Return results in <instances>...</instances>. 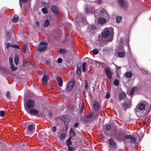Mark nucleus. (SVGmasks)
Instances as JSON below:
<instances>
[{"label":"nucleus","mask_w":151,"mask_h":151,"mask_svg":"<svg viewBox=\"0 0 151 151\" xmlns=\"http://www.w3.org/2000/svg\"><path fill=\"white\" fill-rule=\"evenodd\" d=\"M97 12H99V13H98L99 15L105 17L108 16V14L107 12L103 8H100L99 9L97 10L96 13H95V15H97V14H96Z\"/></svg>","instance_id":"f257e3e1"},{"label":"nucleus","mask_w":151,"mask_h":151,"mask_svg":"<svg viewBox=\"0 0 151 151\" xmlns=\"http://www.w3.org/2000/svg\"><path fill=\"white\" fill-rule=\"evenodd\" d=\"M97 12H99V13H98L99 15L105 17L108 16V14L107 12L103 8H100L99 9L97 10L96 13H95V15H97V14H96Z\"/></svg>","instance_id":"f03ea898"},{"label":"nucleus","mask_w":151,"mask_h":151,"mask_svg":"<svg viewBox=\"0 0 151 151\" xmlns=\"http://www.w3.org/2000/svg\"><path fill=\"white\" fill-rule=\"evenodd\" d=\"M47 44L46 42L43 41L41 42L37 48V50L39 51H42L45 50L47 48Z\"/></svg>","instance_id":"7ed1b4c3"},{"label":"nucleus","mask_w":151,"mask_h":151,"mask_svg":"<svg viewBox=\"0 0 151 151\" xmlns=\"http://www.w3.org/2000/svg\"><path fill=\"white\" fill-rule=\"evenodd\" d=\"M74 86V82L73 81H70L66 89V91L68 92H70L73 89Z\"/></svg>","instance_id":"20e7f679"},{"label":"nucleus","mask_w":151,"mask_h":151,"mask_svg":"<svg viewBox=\"0 0 151 151\" xmlns=\"http://www.w3.org/2000/svg\"><path fill=\"white\" fill-rule=\"evenodd\" d=\"M105 70L106 72V75L108 78L109 79H111L113 72L111 70L110 68L108 67H106L105 69Z\"/></svg>","instance_id":"39448f33"},{"label":"nucleus","mask_w":151,"mask_h":151,"mask_svg":"<svg viewBox=\"0 0 151 151\" xmlns=\"http://www.w3.org/2000/svg\"><path fill=\"white\" fill-rule=\"evenodd\" d=\"M35 106V103L31 99H29L27 102V106L29 109H32Z\"/></svg>","instance_id":"423d86ee"},{"label":"nucleus","mask_w":151,"mask_h":151,"mask_svg":"<svg viewBox=\"0 0 151 151\" xmlns=\"http://www.w3.org/2000/svg\"><path fill=\"white\" fill-rule=\"evenodd\" d=\"M124 138L125 139H130L133 143L135 145H138V143L136 142L135 138L131 135H127L124 136Z\"/></svg>","instance_id":"0eeeda50"},{"label":"nucleus","mask_w":151,"mask_h":151,"mask_svg":"<svg viewBox=\"0 0 151 151\" xmlns=\"http://www.w3.org/2000/svg\"><path fill=\"white\" fill-rule=\"evenodd\" d=\"M49 76L47 74H44L42 78V81L45 85H46L47 83V81L49 79Z\"/></svg>","instance_id":"6e6552de"},{"label":"nucleus","mask_w":151,"mask_h":151,"mask_svg":"<svg viewBox=\"0 0 151 151\" xmlns=\"http://www.w3.org/2000/svg\"><path fill=\"white\" fill-rule=\"evenodd\" d=\"M110 31L109 29H105L102 32V36L103 37L105 38L107 37L109 34Z\"/></svg>","instance_id":"1a4fd4ad"},{"label":"nucleus","mask_w":151,"mask_h":151,"mask_svg":"<svg viewBox=\"0 0 151 151\" xmlns=\"http://www.w3.org/2000/svg\"><path fill=\"white\" fill-rule=\"evenodd\" d=\"M51 10L55 14H57L59 13V10L58 8L56 6H53L51 8Z\"/></svg>","instance_id":"9d476101"},{"label":"nucleus","mask_w":151,"mask_h":151,"mask_svg":"<svg viewBox=\"0 0 151 151\" xmlns=\"http://www.w3.org/2000/svg\"><path fill=\"white\" fill-rule=\"evenodd\" d=\"M137 108V111H142L145 109V106L144 104L140 103L138 105Z\"/></svg>","instance_id":"9b49d317"},{"label":"nucleus","mask_w":151,"mask_h":151,"mask_svg":"<svg viewBox=\"0 0 151 151\" xmlns=\"http://www.w3.org/2000/svg\"><path fill=\"white\" fill-rule=\"evenodd\" d=\"M118 1L123 8H125L127 7L128 4L127 3L124 2L123 0H118Z\"/></svg>","instance_id":"f8f14e48"},{"label":"nucleus","mask_w":151,"mask_h":151,"mask_svg":"<svg viewBox=\"0 0 151 151\" xmlns=\"http://www.w3.org/2000/svg\"><path fill=\"white\" fill-rule=\"evenodd\" d=\"M81 65L80 64H78L77 65V69L76 70V74L80 76L81 73Z\"/></svg>","instance_id":"ddd939ff"},{"label":"nucleus","mask_w":151,"mask_h":151,"mask_svg":"<svg viewBox=\"0 0 151 151\" xmlns=\"http://www.w3.org/2000/svg\"><path fill=\"white\" fill-rule=\"evenodd\" d=\"M116 138L120 140H122L124 138V136L123 133H119L117 135L115 136Z\"/></svg>","instance_id":"4468645a"},{"label":"nucleus","mask_w":151,"mask_h":151,"mask_svg":"<svg viewBox=\"0 0 151 151\" xmlns=\"http://www.w3.org/2000/svg\"><path fill=\"white\" fill-rule=\"evenodd\" d=\"M34 124H31L28 127V130L31 132H33L34 130Z\"/></svg>","instance_id":"2eb2a0df"},{"label":"nucleus","mask_w":151,"mask_h":151,"mask_svg":"<svg viewBox=\"0 0 151 151\" xmlns=\"http://www.w3.org/2000/svg\"><path fill=\"white\" fill-rule=\"evenodd\" d=\"M98 22L99 24H104L106 22V19L104 18H100L98 19Z\"/></svg>","instance_id":"dca6fc26"},{"label":"nucleus","mask_w":151,"mask_h":151,"mask_svg":"<svg viewBox=\"0 0 151 151\" xmlns=\"http://www.w3.org/2000/svg\"><path fill=\"white\" fill-rule=\"evenodd\" d=\"M99 104L98 101H94V105L93 106V109L95 110H97L98 109Z\"/></svg>","instance_id":"f3484780"},{"label":"nucleus","mask_w":151,"mask_h":151,"mask_svg":"<svg viewBox=\"0 0 151 151\" xmlns=\"http://www.w3.org/2000/svg\"><path fill=\"white\" fill-rule=\"evenodd\" d=\"M56 79L60 86H62L63 82L60 76H57Z\"/></svg>","instance_id":"a211bd4d"},{"label":"nucleus","mask_w":151,"mask_h":151,"mask_svg":"<svg viewBox=\"0 0 151 151\" xmlns=\"http://www.w3.org/2000/svg\"><path fill=\"white\" fill-rule=\"evenodd\" d=\"M29 111V113L34 114H38V111L36 109H31L28 110Z\"/></svg>","instance_id":"6ab92c4d"},{"label":"nucleus","mask_w":151,"mask_h":151,"mask_svg":"<svg viewBox=\"0 0 151 151\" xmlns=\"http://www.w3.org/2000/svg\"><path fill=\"white\" fill-rule=\"evenodd\" d=\"M119 57L122 58L125 55L124 51L123 50V51H119L117 53Z\"/></svg>","instance_id":"aec40b11"},{"label":"nucleus","mask_w":151,"mask_h":151,"mask_svg":"<svg viewBox=\"0 0 151 151\" xmlns=\"http://www.w3.org/2000/svg\"><path fill=\"white\" fill-rule=\"evenodd\" d=\"M31 63L29 61L24 60L23 61V66H26L28 65H31Z\"/></svg>","instance_id":"412c9836"},{"label":"nucleus","mask_w":151,"mask_h":151,"mask_svg":"<svg viewBox=\"0 0 151 151\" xmlns=\"http://www.w3.org/2000/svg\"><path fill=\"white\" fill-rule=\"evenodd\" d=\"M19 58L18 56L16 55H15L14 61L16 65H17L19 63Z\"/></svg>","instance_id":"4be33fe9"},{"label":"nucleus","mask_w":151,"mask_h":151,"mask_svg":"<svg viewBox=\"0 0 151 151\" xmlns=\"http://www.w3.org/2000/svg\"><path fill=\"white\" fill-rule=\"evenodd\" d=\"M132 73L130 72H127L125 74V76L127 78H130L132 76Z\"/></svg>","instance_id":"5701e85b"},{"label":"nucleus","mask_w":151,"mask_h":151,"mask_svg":"<svg viewBox=\"0 0 151 151\" xmlns=\"http://www.w3.org/2000/svg\"><path fill=\"white\" fill-rule=\"evenodd\" d=\"M19 19V17L17 15H15L12 19V22H16L18 21Z\"/></svg>","instance_id":"b1692460"},{"label":"nucleus","mask_w":151,"mask_h":151,"mask_svg":"<svg viewBox=\"0 0 151 151\" xmlns=\"http://www.w3.org/2000/svg\"><path fill=\"white\" fill-rule=\"evenodd\" d=\"M126 94L125 93L122 92L120 93L119 95L120 98L122 99H123L126 98Z\"/></svg>","instance_id":"393cba45"},{"label":"nucleus","mask_w":151,"mask_h":151,"mask_svg":"<svg viewBox=\"0 0 151 151\" xmlns=\"http://www.w3.org/2000/svg\"><path fill=\"white\" fill-rule=\"evenodd\" d=\"M80 18H81V19L82 20H83L84 22L85 21V17L84 16H83L82 14H80L79 17H78L76 19L77 20H80Z\"/></svg>","instance_id":"a878e982"},{"label":"nucleus","mask_w":151,"mask_h":151,"mask_svg":"<svg viewBox=\"0 0 151 151\" xmlns=\"http://www.w3.org/2000/svg\"><path fill=\"white\" fill-rule=\"evenodd\" d=\"M69 133L71 136H71H75L76 134V133L74 132L73 129H70Z\"/></svg>","instance_id":"bb28decb"},{"label":"nucleus","mask_w":151,"mask_h":151,"mask_svg":"<svg viewBox=\"0 0 151 151\" xmlns=\"http://www.w3.org/2000/svg\"><path fill=\"white\" fill-rule=\"evenodd\" d=\"M71 139V137H70L66 141V145L68 146H69V145L71 144L72 142L70 141Z\"/></svg>","instance_id":"cd10ccee"},{"label":"nucleus","mask_w":151,"mask_h":151,"mask_svg":"<svg viewBox=\"0 0 151 151\" xmlns=\"http://www.w3.org/2000/svg\"><path fill=\"white\" fill-rule=\"evenodd\" d=\"M50 22L48 19H46L45 21L44 25V27H47L50 24Z\"/></svg>","instance_id":"c85d7f7f"},{"label":"nucleus","mask_w":151,"mask_h":151,"mask_svg":"<svg viewBox=\"0 0 151 151\" xmlns=\"http://www.w3.org/2000/svg\"><path fill=\"white\" fill-rule=\"evenodd\" d=\"M86 63H83L82 64V71L84 72L86 71Z\"/></svg>","instance_id":"c756f323"},{"label":"nucleus","mask_w":151,"mask_h":151,"mask_svg":"<svg viewBox=\"0 0 151 151\" xmlns=\"http://www.w3.org/2000/svg\"><path fill=\"white\" fill-rule=\"evenodd\" d=\"M136 89V88H132L131 90L130 91L129 94L130 95H133L134 92V91L135 89Z\"/></svg>","instance_id":"7c9ffc66"},{"label":"nucleus","mask_w":151,"mask_h":151,"mask_svg":"<svg viewBox=\"0 0 151 151\" xmlns=\"http://www.w3.org/2000/svg\"><path fill=\"white\" fill-rule=\"evenodd\" d=\"M58 51L61 54H64L66 52V51L65 50L63 49H60L58 50Z\"/></svg>","instance_id":"2f4dec72"},{"label":"nucleus","mask_w":151,"mask_h":151,"mask_svg":"<svg viewBox=\"0 0 151 151\" xmlns=\"http://www.w3.org/2000/svg\"><path fill=\"white\" fill-rule=\"evenodd\" d=\"M121 19L122 18L121 17L117 16L116 17V21L117 23H120Z\"/></svg>","instance_id":"473e14b6"},{"label":"nucleus","mask_w":151,"mask_h":151,"mask_svg":"<svg viewBox=\"0 0 151 151\" xmlns=\"http://www.w3.org/2000/svg\"><path fill=\"white\" fill-rule=\"evenodd\" d=\"M42 11L44 14H47L48 12L47 8H43L42 9Z\"/></svg>","instance_id":"72a5a7b5"},{"label":"nucleus","mask_w":151,"mask_h":151,"mask_svg":"<svg viewBox=\"0 0 151 151\" xmlns=\"http://www.w3.org/2000/svg\"><path fill=\"white\" fill-rule=\"evenodd\" d=\"M109 143L110 145V147L111 146H114L115 145V142L113 140H110Z\"/></svg>","instance_id":"f704fd0d"},{"label":"nucleus","mask_w":151,"mask_h":151,"mask_svg":"<svg viewBox=\"0 0 151 151\" xmlns=\"http://www.w3.org/2000/svg\"><path fill=\"white\" fill-rule=\"evenodd\" d=\"M11 47L15 49H18L19 48V46L16 45L12 44L11 45Z\"/></svg>","instance_id":"c9c22d12"},{"label":"nucleus","mask_w":151,"mask_h":151,"mask_svg":"<svg viewBox=\"0 0 151 151\" xmlns=\"http://www.w3.org/2000/svg\"><path fill=\"white\" fill-rule=\"evenodd\" d=\"M11 69L13 70H15L17 69V68L14 66L13 64L11 65Z\"/></svg>","instance_id":"e433bc0d"},{"label":"nucleus","mask_w":151,"mask_h":151,"mask_svg":"<svg viewBox=\"0 0 151 151\" xmlns=\"http://www.w3.org/2000/svg\"><path fill=\"white\" fill-rule=\"evenodd\" d=\"M93 116V113H89L86 116V117L88 118H90L92 117Z\"/></svg>","instance_id":"4c0bfd02"},{"label":"nucleus","mask_w":151,"mask_h":151,"mask_svg":"<svg viewBox=\"0 0 151 151\" xmlns=\"http://www.w3.org/2000/svg\"><path fill=\"white\" fill-rule=\"evenodd\" d=\"M66 135L65 134H62L60 135V139H63L65 137Z\"/></svg>","instance_id":"58836bf2"},{"label":"nucleus","mask_w":151,"mask_h":151,"mask_svg":"<svg viewBox=\"0 0 151 151\" xmlns=\"http://www.w3.org/2000/svg\"><path fill=\"white\" fill-rule=\"evenodd\" d=\"M45 135V133L43 132H41L39 134V136L40 137L42 138Z\"/></svg>","instance_id":"ea45409f"},{"label":"nucleus","mask_w":151,"mask_h":151,"mask_svg":"<svg viewBox=\"0 0 151 151\" xmlns=\"http://www.w3.org/2000/svg\"><path fill=\"white\" fill-rule=\"evenodd\" d=\"M93 53L94 54V55H97L98 54V50L96 49H93Z\"/></svg>","instance_id":"a19ab883"},{"label":"nucleus","mask_w":151,"mask_h":151,"mask_svg":"<svg viewBox=\"0 0 151 151\" xmlns=\"http://www.w3.org/2000/svg\"><path fill=\"white\" fill-rule=\"evenodd\" d=\"M119 81L117 79H116L115 80L114 82V84L116 86H117L119 85Z\"/></svg>","instance_id":"79ce46f5"},{"label":"nucleus","mask_w":151,"mask_h":151,"mask_svg":"<svg viewBox=\"0 0 151 151\" xmlns=\"http://www.w3.org/2000/svg\"><path fill=\"white\" fill-rule=\"evenodd\" d=\"M123 106L125 108H129L130 106V105L127 104L125 103H124V104H123Z\"/></svg>","instance_id":"37998d69"},{"label":"nucleus","mask_w":151,"mask_h":151,"mask_svg":"<svg viewBox=\"0 0 151 151\" xmlns=\"http://www.w3.org/2000/svg\"><path fill=\"white\" fill-rule=\"evenodd\" d=\"M26 49V46L25 45H23L22 47V50L24 53H25V51Z\"/></svg>","instance_id":"c03bdc74"},{"label":"nucleus","mask_w":151,"mask_h":151,"mask_svg":"<svg viewBox=\"0 0 151 151\" xmlns=\"http://www.w3.org/2000/svg\"><path fill=\"white\" fill-rule=\"evenodd\" d=\"M111 129V127L109 125H106V130L108 131L110 129Z\"/></svg>","instance_id":"a18cd8bd"},{"label":"nucleus","mask_w":151,"mask_h":151,"mask_svg":"<svg viewBox=\"0 0 151 151\" xmlns=\"http://www.w3.org/2000/svg\"><path fill=\"white\" fill-rule=\"evenodd\" d=\"M9 62L10 65H12V64H13V60L11 57H9Z\"/></svg>","instance_id":"49530a36"},{"label":"nucleus","mask_w":151,"mask_h":151,"mask_svg":"<svg viewBox=\"0 0 151 151\" xmlns=\"http://www.w3.org/2000/svg\"><path fill=\"white\" fill-rule=\"evenodd\" d=\"M6 96L8 98H10V93L9 91H7L6 93Z\"/></svg>","instance_id":"de8ad7c7"},{"label":"nucleus","mask_w":151,"mask_h":151,"mask_svg":"<svg viewBox=\"0 0 151 151\" xmlns=\"http://www.w3.org/2000/svg\"><path fill=\"white\" fill-rule=\"evenodd\" d=\"M84 104H83V103H82V106L81 107V111H80L81 112H82L83 111V109H84Z\"/></svg>","instance_id":"09e8293b"},{"label":"nucleus","mask_w":151,"mask_h":151,"mask_svg":"<svg viewBox=\"0 0 151 151\" xmlns=\"http://www.w3.org/2000/svg\"><path fill=\"white\" fill-rule=\"evenodd\" d=\"M5 114L4 112V111H1L0 112V115L1 116H3Z\"/></svg>","instance_id":"8fccbe9b"},{"label":"nucleus","mask_w":151,"mask_h":151,"mask_svg":"<svg viewBox=\"0 0 151 151\" xmlns=\"http://www.w3.org/2000/svg\"><path fill=\"white\" fill-rule=\"evenodd\" d=\"M52 113V110L50 109L49 110L48 112V116L49 117H50L51 116V114Z\"/></svg>","instance_id":"3c124183"},{"label":"nucleus","mask_w":151,"mask_h":151,"mask_svg":"<svg viewBox=\"0 0 151 151\" xmlns=\"http://www.w3.org/2000/svg\"><path fill=\"white\" fill-rule=\"evenodd\" d=\"M88 87V84L87 82L86 81L85 82V85L84 86V88L85 89H87Z\"/></svg>","instance_id":"603ef678"},{"label":"nucleus","mask_w":151,"mask_h":151,"mask_svg":"<svg viewBox=\"0 0 151 151\" xmlns=\"http://www.w3.org/2000/svg\"><path fill=\"white\" fill-rule=\"evenodd\" d=\"M10 46L11 47V45H10V43L9 42H7L6 46V48L9 49Z\"/></svg>","instance_id":"864d4df0"},{"label":"nucleus","mask_w":151,"mask_h":151,"mask_svg":"<svg viewBox=\"0 0 151 151\" xmlns=\"http://www.w3.org/2000/svg\"><path fill=\"white\" fill-rule=\"evenodd\" d=\"M27 0H19V4L21 6V2L22 3H25L26 2Z\"/></svg>","instance_id":"5fc2aeb1"},{"label":"nucleus","mask_w":151,"mask_h":151,"mask_svg":"<svg viewBox=\"0 0 151 151\" xmlns=\"http://www.w3.org/2000/svg\"><path fill=\"white\" fill-rule=\"evenodd\" d=\"M85 13L86 14H89L90 12V11L88 10V8H86V9H85Z\"/></svg>","instance_id":"6e6d98bb"},{"label":"nucleus","mask_w":151,"mask_h":151,"mask_svg":"<svg viewBox=\"0 0 151 151\" xmlns=\"http://www.w3.org/2000/svg\"><path fill=\"white\" fill-rule=\"evenodd\" d=\"M62 60L61 58H59L58 59V63H60L62 62Z\"/></svg>","instance_id":"4d7b16f0"},{"label":"nucleus","mask_w":151,"mask_h":151,"mask_svg":"<svg viewBox=\"0 0 151 151\" xmlns=\"http://www.w3.org/2000/svg\"><path fill=\"white\" fill-rule=\"evenodd\" d=\"M109 96H110V95H109V93L107 92L106 93V98H108L109 97Z\"/></svg>","instance_id":"13d9d810"},{"label":"nucleus","mask_w":151,"mask_h":151,"mask_svg":"<svg viewBox=\"0 0 151 151\" xmlns=\"http://www.w3.org/2000/svg\"><path fill=\"white\" fill-rule=\"evenodd\" d=\"M7 36H8V38L9 39H10V38L11 37L10 33H9V32H8L6 34Z\"/></svg>","instance_id":"bf43d9fd"},{"label":"nucleus","mask_w":151,"mask_h":151,"mask_svg":"<svg viewBox=\"0 0 151 151\" xmlns=\"http://www.w3.org/2000/svg\"><path fill=\"white\" fill-rule=\"evenodd\" d=\"M68 151H71L73 150V148L72 147H70L69 146H68Z\"/></svg>","instance_id":"052dcab7"},{"label":"nucleus","mask_w":151,"mask_h":151,"mask_svg":"<svg viewBox=\"0 0 151 151\" xmlns=\"http://www.w3.org/2000/svg\"><path fill=\"white\" fill-rule=\"evenodd\" d=\"M78 125V123H76L74 125V127L76 128L77 127Z\"/></svg>","instance_id":"680f3d73"},{"label":"nucleus","mask_w":151,"mask_h":151,"mask_svg":"<svg viewBox=\"0 0 151 151\" xmlns=\"http://www.w3.org/2000/svg\"><path fill=\"white\" fill-rule=\"evenodd\" d=\"M35 24L36 26H38L39 25V22L37 21H36L35 23Z\"/></svg>","instance_id":"e2e57ef3"},{"label":"nucleus","mask_w":151,"mask_h":151,"mask_svg":"<svg viewBox=\"0 0 151 151\" xmlns=\"http://www.w3.org/2000/svg\"><path fill=\"white\" fill-rule=\"evenodd\" d=\"M56 128L55 127H53L52 130L54 132H55L56 130Z\"/></svg>","instance_id":"0e129e2a"},{"label":"nucleus","mask_w":151,"mask_h":151,"mask_svg":"<svg viewBox=\"0 0 151 151\" xmlns=\"http://www.w3.org/2000/svg\"><path fill=\"white\" fill-rule=\"evenodd\" d=\"M0 70H4V68L0 66Z\"/></svg>","instance_id":"69168bd1"},{"label":"nucleus","mask_w":151,"mask_h":151,"mask_svg":"<svg viewBox=\"0 0 151 151\" xmlns=\"http://www.w3.org/2000/svg\"><path fill=\"white\" fill-rule=\"evenodd\" d=\"M49 63V62L48 61H46L45 62V63L47 65H48Z\"/></svg>","instance_id":"338daca9"},{"label":"nucleus","mask_w":151,"mask_h":151,"mask_svg":"<svg viewBox=\"0 0 151 151\" xmlns=\"http://www.w3.org/2000/svg\"><path fill=\"white\" fill-rule=\"evenodd\" d=\"M119 151H124L120 150H119Z\"/></svg>","instance_id":"774afa93"}]
</instances>
